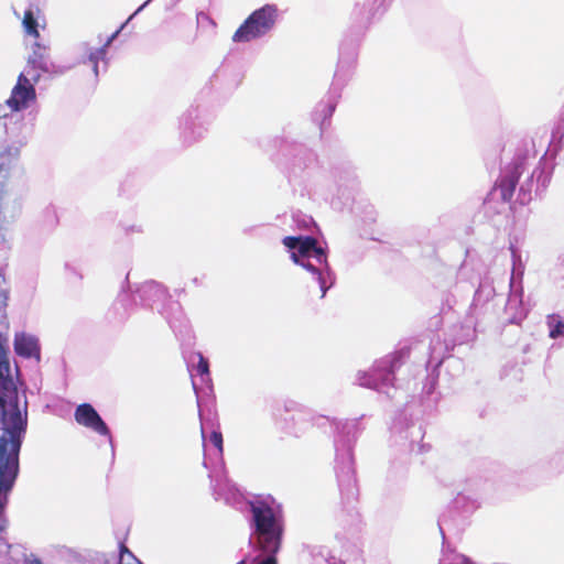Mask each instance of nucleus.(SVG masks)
<instances>
[{
	"label": "nucleus",
	"instance_id": "obj_22",
	"mask_svg": "<svg viewBox=\"0 0 564 564\" xmlns=\"http://www.w3.org/2000/svg\"><path fill=\"white\" fill-rule=\"evenodd\" d=\"M117 33H118V31H117V32H116L111 37H109V39L107 40L108 45L110 44V42L112 41V39H115V37H116Z\"/></svg>",
	"mask_w": 564,
	"mask_h": 564
},
{
	"label": "nucleus",
	"instance_id": "obj_2",
	"mask_svg": "<svg viewBox=\"0 0 564 564\" xmlns=\"http://www.w3.org/2000/svg\"><path fill=\"white\" fill-rule=\"evenodd\" d=\"M258 547L261 552H279L284 533V521L279 508L259 499L249 502Z\"/></svg>",
	"mask_w": 564,
	"mask_h": 564
},
{
	"label": "nucleus",
	"instance_id": "obj_9",
	"mask_svg": "<svg viewBox=\"0 0 564 564\" xmlns=\"http://www.w3.org/2000/svg\"><path fill=\"white\" fill-rule=\"evenodd\" d=\"M521 173V164H514L512 170L498 183V188L500 189L502 200H511L516 187L519 183Z\"/></svg>",
	"mask_w": 564,
	"mask_h": 564
},
{
	"label": "nucleus",
	"instance_id": "obj_10",
	"mask_svg": "<svg viewBox=\"0 0 564 564\" xmlns=\"http://www.w3.org/2000/svg\"><path fill=\"white\" fill-rule=\"evenodd\" d=\"M22 24L28 35H31L35 39L40 37V33L37 30L39 24L36 18L34 17L33 9L30 8L25 10Z\"/></svg>",
	"mask_w": 564,
	"mask_h": 564
},
{
	"label": "nucleus",
	"instance_id": "obj_5",
	"mask_svg": "<svg viewBox=\"0 0 564 564\" xmlns=\"http://www.w3.org/2000/svg\"><path fill=\"white\" fill-rule=\"evenodd\" d=\"M50 47L35 41L32 45V52L29 55L26 66L22 73L31 76L33 83H39L41 73H50L53 64L48 54Z\"/></svg>",
	"mask_w": 564,
	"mask_h": 564
},
{
	"label": "nucleus",
	"instance_id": "obj_15",
	"mask_svg": "<svg viewBox=\"0 0 564 564\" xmlns=\"http://www.w3.org/2000/svg\"><path fill=\"white\" fill-rule=\"evenodd\" d=\"M209 441L219 452H223V434L220 432H212Z\"/></svg>",
	"mask_w": 564,
	"mask_h": 564
},
{
	"label": "nucleus",
	"instance_id": "obj_16",
	"mask_svg": "<svg viewBox=\"0 0 564 564\" xmlns=\"http://www.w3.org/2000/svg\"><path fill=\"white\" fill-rule=\"evenodd\" d=\"M199 356V360H198V364H197V372L199 375H208L209 373V365H208V361L207 359H205L203 357V355H198Z\"/></svg>",
	"mask_w": 564,
	"mask_h": 564
},
{
	"label": "nucleus",
	"instance_id": "obj_7",
	"mask_svg": "<svg viewBox=\"0 0 564 564\" xmlns=\"http://www.w3.org/2000/svg\"><path fill=\"white\" fill-rule=\"evenodd\" d=\"M75 421L100 435H106V422L89 403L79 404L74 413Z\"/></svg>",
	"mask_w": 564,
	"mask_h": 564
},
{
	"label": "nucleus",
	"instance_id": "obj_6",
	"mask_svg": "<svg viewBox=\"0 0 564 564\" xmlns=\"http://www.w3.org/2000/svg\"><path fill=\"white\" fill-rule=\"evenodd\" d=\"M11 249L10 241L4 235H0V261H4ZM10 295V286L7 282L3 267L0 264V327L8 329L9 321L7 315L8 301Z\"/></svg>",
	"mask_w": 564,
	"mask_h": 564
},
{
	"label": "nucleus",
	"instance_id": "obj_23",
	"mask_svg": "<svg viewBox=\"0 0 564 564\" xmlns=\"http://www.w3.org/2000/svg\"><path fill=\"white\" fill-rule=\"evenodd\" d=\"M284 410H285V411H290V410H292V408L284 406Z\"/></svg>",
	"mask_w": 564,
	"mask_h": 564
},
{
	"label": "nucleus",
	"instance_id": "obj_14",
	"mask_svg": "<svg viewBox=\"0 0 564 564\" xmlns=\"http://www.w3.org/2000/svg\"><path fill=\"white\" fill-rule=\"evenodd\" d=\"M118 564H142L134 554L124 545L119 544V560Z\"/></svg>",
	"mask_w": 564,
	"mask_h": 564
},
{
	"label": "nucleus",
	"instance_id": "obj_19",
	"mask_svg": "<svg viewBox=\"0 0 564 564\" xmlns=\"http://www.w3.org/2000/svg\"><path fill=\"white\" fill-rule=\"evenodd\" d=\"M313 251L315 252V254L318 259L325 258V253H324L323 249L321 247H318L317 245H315V249H313Z\"/></svg>",
	"mask_w": 564,
	"mask_h": 564
},
{
	"label": "nucleus",
	"instance_id": "obj_1",
	"mask_svg": "<svg viewBox=\"0 0 564 564\" xmlns=\"http://www.w3.org/2000/svg\"><path fill=\"white\" fill-rule=\"evenodd\" d=\"M28 426V401L11 376L8 355H0V564H42L21 544L7 541V507L20 470V451ZM69 564H93L76 561Z\"/></svg>",
	"mask_w": 564,
	"mask_h": 564
},
{
	"label": "nucleus",
	"instance_id": "obj_13",
	"mask_svg": "<svg viewBox=\"0 0 564 564\" xmlns=\"http://www.w3.org/2000/svg\"><path fill=\"white\" fill-rule=\"evenodd\" d=\"M88 61L91 64L95 75H98V62L106 61V44L98 48L91 50L88 54Z\"/></svg>",
	"mask_w": 564,
	"mask_h": 564
},
{
	"label": "nucleus",
	"instance_id": "obj_12",
	"mask_svg": "<svg viewBox=\"0 0 564 564\" xmlns=\"http://www.w3.org/2000/svg\"><path fill=\"white\" fill-rule=\"evenodd\" d=\"M300 242L297 245V252L302 257H307L315 249V245H317V240L313 237L299 236Z\"/></svg>",
	"mask_w": 564,
	"mask_h": 564
},
{
	"label": "nucleus",
	"instance_id": "obj_17",
	"mask_svg": "<svg viewBox=\"0 0 564 564\" xmlns=\"http://www.w3.org/2000/svg\"><path fill=\"white\" fill-rule=\"evenodd\" d=\"M299 242V237L288 236L283 239V245L291 250L297 249Z\"/></svg>",
	"mask_w": 564,
	"mask_h": 564
},
{
	"label": "nucleus",
	"instance_id": "obj_4",
	"mask_svg": "<svg viewBox=\"0 0 564 564\" xmlns=\"http://www.w3.org/2000/svg\"><path fill=\"white\" fill-rule=\"evenodd\" d=\"M35 84L31 76L26 73H20L15 86L11 90L10 97L7 99V106L12 111H22L35 101L36 90Z\"/></svg>",
	"mask_w": 564,
	"mask_h": 564
},
{
	"label": "nucleus",
	"instance_id": "obj_21",
	"mask_svg": "<svg viewBox=\"0 0 564 564\" xmlns=\"http://www.w3.org/2000/svg\"><path fill=\"white\" fill-rule=\"evenodd\" d=\"M299 256H300V254H299V252H297V253H296V252H292V253H291V259H292L295 263H301V262H300V259H299Z\"/></svg>",
	"mask_w": 564,
	"mask_h": 564
},
{
	"label": "nucleus",
	"instance_id": "obj_24",
	"mask_svg": "<svg viewBox=\"0 0 564 564\" xmlns=\"http://www.w3.org/2000/svg\"><path fill=\"white\" fill-rule=\"evenodd\" d=\"M237 564H245V561H240V562H239V563H237Z\"/></svg>",
	"mask_w": 564,
	"mask_h": 564
},
{
	"label": "nucleus",
	"instance_id": "obj_3",
	"mask_svg": "<svg viewBox=\"0 0 564 564\" xmlns=\"http://www.w3.org/2000/svg\"><path fill=\"white\" fill-rule=\"evenodd\" d=\"M278 9L273 4H265L253 11L236 30L232 41L236 43L250 42L267 34L275 24Z\"/></svg>",
	"mask_w": 564,
	"mask_h": 564
},
{
	"label": "nucleus",
	"instance_id": "obj_20",
	"mask_svg": "<svg viewBox=\"0 0 564 564\" xmlns=\"http://www.w3.org/2000/svg\"><path fill=\"white\" fill-rule=\"evenodd\" d=\"M305 269L312 271V272H316L317 270L315 269V267L311 263H301Z\"/></svg>",
	"mask_w": 564,
	"mask_h": 564
},
{
	"label": "nucleus",
	"instance_id": "obj_11",
	"mask_svg": "<svg viewBox=\"0 0 564 564\" xmlns=\"http://www.w3.org/2000/svg\"><path fill=\"white\" fill-rule=\"evenodd\" d=\"M549 336L553 339L564 336V321L556 314L547 316Z\"/></svg>",
	"mask_w": 564,
	"mask_h": 564
},
{
	"label": "nucleus",
	"instance_id": "obj_8",
	"mask_svg": "<svg viewBox=\"0 0 564 564\" xmlns=\"http://www.w3.org/2000/svg\"><path fill=\"white\" fill-rule=\"evenodd\" d=\"M14 351L24 358L41 360V348L37 337L26 333H18L14 337Z\"/></svg>",
	"mask_w": 564,
	"mask_h": 564
},
{
	"label": "nucleus",
	"instance_id": "obj_18",
	"mask_svg": "<svg viewBox=\"0 0 564 564\" xmlns=\"http://www.w3.org/2000/svg\"><path fill=\"white\" fill-rule=\"evenodd\" d=\"M263 554H265V558L262 560L259 564H276L278 561H276V553L278 552H262Z\"/></svg>",
	"mask_w": 564,
	"mask_h": 564
}]
</instances>
